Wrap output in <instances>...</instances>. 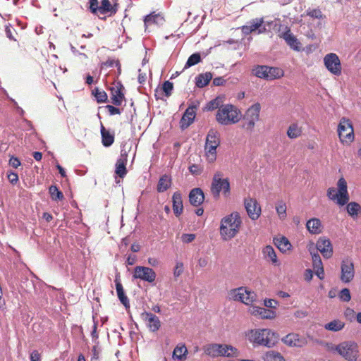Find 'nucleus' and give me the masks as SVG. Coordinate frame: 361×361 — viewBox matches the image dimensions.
<instances>
[{
	"label": "nucleus",
	"mask_w": 361,
	"mask_h": 361,
	"mask_svg": "<svg viewBox=\"0 0 361 361\" xmlns=\"http://www.w3.org/2000/svg\"><path fill=\"white\" fill-rule=\"evenodd\" d=\"M242 224L241 216L238 212H233L223 217L219 227L221 239L228 241L235 238L239 233Z\"/></svg>",
	"instance_id": "obj_1"
},
{
	"label": "nucleus",
	"mask_w": 361,
	"mask_h": 361,
	"mask_svg": "<svg viewBox=\"0 0 361 361\" xmlns=\"http://www.w3.org/2000/svg\"><path fill=\"white\" fill-rule=\"evenodd\" d=\"M248 340L254 345L273 347L279 340L276 333L269 329H252L247 334Z\"/></svg>",
	"instance_id": "obj_2"
},
{
	"label": "nucleus",
	"mask_w": 361,
	"mask_h": 361,
	"mask_svg": "<svg viewBox=\"0 0 361 361\" xmlns=\"http://www.w3.org/2000/svg\"><path fill=\"white\" fill-rule=\"evenodd\" d=\"M240 118V111L235 106L229 104L219 106L216 114V121L224 126L236 123Z\"/></svg>",
	"instance_id": "obj_3"
},
{
	"label": "nucleus",
	"mask_w": 361,
	"mask_h": 361,
	"mask_svg": "<svg viewBox=\"0 0 361 361\" xmlns=\"http://www.w3.org/2000/svg\"><path fill=\"white\" fill-rule=\"evenodd\" d=\"M337 187V190L335 188H329L327 190L326 195L329 200L335 201L339 206H344L348 202L350 197L347 182L343 177L338 179Z\"/></svg>",
	"instance_id": "obj_4"
},
{
	"label": "nucleus",
	"mask_w": 361,
	"mask_h": 361,
	"mask_svg": "<svg viewBox=\"0 0 361 361\" xmlns=\"http://www.w3.org/2000/svg\"><path fill=\"white\" fill-rule=\"evenodd\" d=\"M203 350L206 355L212 357H234L238 355V350L236 348L226 344L210 343L204 345Z\"/></svg>",
	"instance_id": "obj_5"
},
{
	"label": "nucleus",
	"mask_w": 361,
	"mask_h": 361,
	"mask_svg": "<svg viewBox=\"0 0 361 361\" xmlns=\"http://www.w3.org/2000/svg\"><path fill=\"white\" fill-rule=\"evenodd\" d=\"M223 173L221 171H216L212 178L211 184V192L215 199H219L220 193L224 197H228L231 194V186L228 178H222Z\"/></svg>",
	"instance_id": "obj_6"
},
{
	"label": "nucleus",
	"mask_w": 361,
	"mask_h": 361,
	"mask_svg": "<svg viewBox=\"0 0 361 361\" xmlns=\"http://www.w3.org/2000/svg\"><path fill=\"white\" fill-rule=\"evenodd\" d=\"M220 145L219 133L215 129H210L206 137L205 156L209 163L216 159V148Z\"/></svg>",
	"instance_id": "obj_7"
},
{
	"label": "nucleus",
	"mask_w": 361,
	"mask_h": 361,
	"mask_svg": "<svg viewBox=\"0 0 361 361\" xmlns=\"http://www.w3.org/2000/svg\"><path fill=\"white\" fill-rule=\"evenodd\" d=\"M347 361H357L359 349L355 341H343L332 348Z\"/></svg>",
	"instance_id": "obj_8"
},
{
	"label": "nucleus",
	"mask_w": 361,
	"mask_h": 361,
	"mask_svg": "<svg viewBox=\"0 0 361 361\" xmlns=\"http://www.w3.org/2000/svg\"><path fill=\"white\" fill-rule=\"evenodd\" d=\"M261 106L259 103L252 105L245 111L242 121V128L247 132L252 133L256 123L259 119Z\"/></svg>",
	"instance_id": "obj_9"
},
{
	"label": "nucleus",
	"mask_w": 361,
	"mask_h": 361,
	"mask_svg": "<svg viewBox=\"0 0 361 361\" xmlns=\"http://www.w3.org/2000/svg\"><path fill=\"white\" fill-rule=\"evenodd\" d=\"M229 300L241 302L247 305H250L256 300L255 292L248 290L247 287L240 286L231 289L228 293Z\"/></svg>",
	"instance_id": "obj_10"
},
{
	"label": "nucleus",
	"mask_w": 361,
	"mask_h": 361,
	"mask_svg": "<svg viewBox=\"0 0 361 361\" xmlns=\"http://www.w3.org/2000/svg\"><path fill=\"white\" fill-rule=\"evenodd\" d=\"M338 135L342 143L350 145L355 140L353 123L349 118L342 117L338 126Z\"/></svg>",
	"instance_id": "obj_11"
},
{
	"label": "nucleus",
	"mask_w": 361,
	"mask_h": 361,
	"mask_svg": "<svg viewBox=\"0 0 361 361\" xmlns=\"http://www.w3.org/2000/svg\"><path fill=\"white\" fill-rule=\"evenodd\" d=\"M243 203L249 218L252 221L257 220L262 214L259 202L254 197H247L244 199Z\"/></svg>",
	"instance_id": "obj_12"
},
{
	"label": "nucleus",
	"mask_w": 361,
	"mask_h": 361,
	"mask_svg": "<svg viewBox=\"0 0 361 361\" xmlns=\"http://www.w3.org/2000/svg\"><path fill=\"white\" fill-rule=\"evenodd\" d=\"M324 63L326 69L335 75H340L342 66L338 56L334 53L326 54L324 58Z\"/></svg>",
	"instance_id": "obj_13"
},
{
	"label": "nucleus",
	"mask_w": 361,
	"mask_h": 361,
	"mask_svg": "<svg viewBox=\"0 0 361 361\" xmlns=\"http://www.w3.org/2000/svg\"><path fill=\"white\" fill-rule=\"evenodd\" d=\"M155 271L149 267L137 266L134 269L133 277L134 279H139L149 283L154 281L156 279Z\"/></svg>",
	"instance_id": "obj_14"
},
{
	"label": "nucleus",
	"mask_w": 361,
	"mask_h": 361,
	"mask_svg": "<svg viewBox=\"0 0 361 361\" xmlns=\"http://www.w3.org/2000/svg\"><path fill=\"white\" fill-rule=\"evenodd\" d=\"M111 103L115 106H121L125 100L124 87L118 81L115 82L114 85L109 88Z\"/></svg>",
	"instance_id": "obj_15"
},
{
	"label": "nucleus",
	"mask_w": 361,
	"mask_h": 361,
	"mask_svg": "<svg viewBox=\"0 0 361 361\" xmlns=\"http://www.w3.org/2000/svg\"><path fill=\"white\" fill-rule=\"evenodd\" d=\"M341 280L343 283L350 282L355 276L354 264L351 260L343 259L341 263Z\"/></svg>",
	"instance_id": "obj_16"
},
{
	"label": "nucleus",
	"mask_w": 361,
	"mask_h": 361,
	"mask_svg": "<svg viewBox=\"0 0 361 361\" xmlns=\"http://www.w3.org/2000/svg\"><path fill=\"white\" fill-rule=\"evenodd\" d=\"M264 24V19L255 18L250 20L247 25H243L241 27L242 32L245 35H249L252 32L258 30V33H264L266 32V27Z\"/></svg>",
	"instance_id": "obj_17"
},
{
	"label": "nucleus",
	"mask_w": 361,
	"mask_h": 361,
	"mask_svg": "<svg viewBox=\"0 0 361 361\" xmlns=\"http://www.w3.org/2000/svg\"><path fill=\"white\" fill-rule=\"evenodd\" d=\"M140 317L151 331L156 332L159 329L161 322L157 315L151 312H143Z\"/></svg>",
	"instance_id": "obj_18"
},
{
	"label": "nucleus",
	"mask_w": 361,
	"mask_h": 361,
	"mask_svg": "<svg viewBox=\"0 0 361 361\" xmlns=\"http://www.w3.org/2000/svg\"><path fill=\"white\" fill-rule=\"evenodd\" d=\"M316 247L324 258L329 259L332 257L333 247L329 239L324 237L319 238L317 241Z\"/></svg>",
	"instance_id": "obj_19"
},
{
	"label": "nucleus",
	"mask_w": 361,
	"mask_h": 361,
	"mask_svg": "<svg viewBox=\"0 0 361 361\" xmlns=\"http://www.w3.org/2000/svg\"><path fill=\"white\" fill-rule=\"evenodd\" d=\"M196 109L195 106H190L186 109L180 121L182 129L187 128L193 123L196 116Z\"/></svg>",
	"instance_id": "obj_20"
},
{
	"label": "nucleus",
	"mask_w": 361,
	"mask_h": 361,
	"mask_svg": "<svg viewBox=\"0 0 361 361\" xmlns=\"http://www.w3.org/2000/svg\"><path fill=\"white\" fill-rule=\"evenodd\" d=\"M249 312L254 316H258L262 319H274L276 314L274 311L258 306H251Z\"/></svg>",
	"instance_id": "obj_21"
},
{
	"label": "nucleus",
	"mask_w": 361,
	"mask_h": 361,
	"mask_svg": "<svg viewBox=\"0 0 361 361\" xmlns=\"http://www.w3.org/2000/svg\"><path fill=\"white\" fill-rule=\"evenodd\" d=\"M99 16L108 14L109 16H112L118 11V4L115 2L112 4L109 0H102L99 5Z\"/></svg>",
	"instance_id": "obj_22"
},
{
	"label": "nucleus",
	"mask_w": 361,
	"mask_h": 361,
	"mask_svg": "<svg viewBox=\"0 0 361 361\" xmlns=\"http://www.w3.org/2000/svg\"><path fill=\"white\" fill-rule=\"evenodd\" d=\"M286 31L279 34V37L283 38L287 44L293 49L299 51L300 50V42L298 39L291 33L290 28L286 27Z\"/></svg>",
	"instance_id": "obj_23"
},
{
	"label": "nucleus",
	"mask_w": 361,
	"mask_h": 361,
	"mask_svg": "<svg viewBox=\"0 0 361 361\" xmlns=\"http://www.w3.org/2000/svg\"><path fill=\"white\" fill-rule=\"evenodd\" d=\"M128 161V154L126 151L121 150L120 158L118 159L116 164V173L120 177L123 178L127 173L126 164Z\"/></svg>",
	"instance_id": "obj_24"
},
{
	"label": "nucleus",
	"mask_w": 361,
	"mask_h": 361,
	"mask_svg": "<svg viewBox=\"0 0 361 361\" xmlns=\"http://www.w3.org/2000/svg\"><path fill=\"white\" fill-rule=\"evenodd\" d=\"M204 200L203 190L200 188H193L189 193V201L195 207H198L202 204Z\"/></svg>",
	"instance_id": "obj_25"
},
{
	"label": "nucleus",
	"mask_w": 361,
	"mask_h": 361,
	"mask_svg": "<svg viewBox=\"0 0 361 361\" xmlns=\"http://www.w3.org/2000/svg\"><path fill=\"white\" fill-rule=\"evenodd\" d=\"M116 290L118 298L121 302L124 305L126 308L130 307V302L128 297L126 295L123 290V287L121 283L120 275L117 274L115 279Z\"/></svg>",
	"instance_id": "obj_26"
},
{
	"label": "nucleus",
	"mask_w": 361,
	"mask_h": 361,
	"mask_svg": "<svg viewBox=\"0 0 361 361\" xmlns=\"http://www.w3.org/2000/svg\"><path fill=\"white\" fill-rule=\"evenodd\" d=\"M282 341L288 346L301 347L305 343L304 340L300 338L297 334H288L282 338Z\"/></svg>",
	"instance_id": "obj_27"
},
{
	"label": "nucleus",
	"mask_w": 361,
	"mask_h": 361,
	"mask_svg": "<svg viewBox=\"0 0 361 361\" xmlns=\"http://www.w3.org/2000/svg\"><path fill=\"white\" fill-rule=\"evenodd\" d=\"M173 210L176 216H179L183 210L182 195L180 192H176L172 196Z\"/></svg>",
	"instance_id": "obj_28"
},
{
	"label": "nucleus",
	"mask_w": 361,
	"mask_h": 361,
	"mask_svg": "<svg viewBox=\"0 0 361 361\" xmlns=\"http://www.w3.org/2000/svg\"><path fill=\"white\" fill-rule=\"evenodd\" d=\"M306 228L312 234H319L322 232L323 226L317 218H312L307 221Z\"/></svg>",
	"instance_id": "obj_29"
},
{
	"label": "nucleus",
	"mask_w": 361,
	"mask_h": 361,
	"mask_svg": "<svg viewBox=\"0 0 361 361\" xmlns=\"http://www.w3.org/2000/svg\"><path fill=\"white\" fill-rule=\"evenodd\" d=\"M171 186V178L169 176L164 174L159 178L157 183V190L158 192H164Z\"/></svg>",
	"instance_id": "obj_30"
},
{
	"label": "nucleus",
	"mask_w": 361,
	"mask_h": 361,
	"mask_svg": "<svg viewBox=\"0 0 361 361\" xmlns=\"http://www.w3.org/2000/svg\"><path fill=\"white\" fill-rule=\"evenodd\" d=\"M212 78L213 75L210 72L199 74L195 78V85L197 87L202 88L209 84Z\"/></svg>",
	"instance_id": "obj_31"
},
{
	"label": "nucleus",
	"mask_w": 361,
	"mask_h": 361,
	"mask_svg": "<svg viewBox=\"0 0 361 361\" xmlns=\"http://www.w3.org/2000/svg\"><path fill=\"white\" fill-rule=\"evenodd\" d=\"M102 142L104 147L111 146L114 142V135L106 130L103 125L101 126Z\"/></svg>",
	"instance_id": "obj_32"
},
{
	"label": "nucleus",
	"mask_w": 361,
	"mask_h": 361,
	"mask_svg": "<svg viewBox=\"0 0 361 361\" xmlns=\"http://www.w3.org/2000/svg\"><path fill=\"white\" fill-rule=\"evenodd\" d=\"M188 354V349L184 344L178 345L173 350V358L179 361H183L186 359Z\"/></svg>",
	"instance_id": "obj_33"
},
{
	"label": "nucleus",
	"mask_w": 361,
	"mask_h": 361,
	"mask_svg": "<svg viewBox=\"0 0 361 361\" xmlns=\"http://www.w3.org/2000/svg\"><path fill=\"white\" fill-rule=\"evenodd\" d=\"M274 243L282 252H286V251L290 250L292 247L288 238L284 236L274 238Z\"/></svg>",
	"instance_id": "obj_34"
},
{
	"label": "nucleus",
	"mask_w": 361,
	"mask_h": 361,
	"mask_svg": "<svg viewBox=\"0 0 361 361\" xmlns=\"http://www.w3.org/2000/svg\"><path fill=\"white\" fill-rule=\"evenodd\" d=\"M163 21H164L163 17H161L159 14H154V13L147 15L145 18V20H144L146 29L149 26H150L153 24H156V25L161 24V23H162Z\"/></svg>",
	"instance_id": "obj_35"
},
{
	"label": "nucleus",
	"mask_w": 361,
	"mask_h": 361,
	"mask_svg": "<svg viewBox=\"0 0 361 361\" xmlns=\"http://www.w3.org/2000/svg\"><path fill=\"white\" fill-rule=\"evenodd\" d=\"M302 128L297 123H292L288 128L287 135L290 139H295L301 136Z\"/></svg>",
	"instance_id": "obj_36"
},
{
	"label": "nucleus",
	"mask_w": 361,
	"mask_h": 361,
	"mask_svg": "<svg viewBox=\"0 0 361 361\" xmlns=\"http://www.w3.org/2000/svg\"><path fill=\"white\" fill-rule=\"evenodd\" d=\"M345 324L340 319H334L324 325V328L326 330L331 331H338L342 330Z\"/></svg>",
	"instance_id": "obj_37"
},
{
	"label": "nucleus",
	"mask_w": 361,
	"mask_h": 361,
	"mask_svg": "<svg viewBox=\"0 0 361 361\" xmlns=\"http://www.w3.org/2000/svg\"><path fill=\"white\" fill-rule=\"evenodd\" d=\"M262 358L264 361H285L282 355L275 350L267 351L264 354Z\"/></svg>",
	"instance_id": "obj_38"
},
{
	"label": "nucleus",
	"mask_w": 361,
	"mask_h": 361,
	"mask_svg": "<svg viewBox=\"0 0 361 361\" xmlns=\"http://www.w3.org/2000/svg\"><path fill=\"white\" fill-rule=\"evenodd\" d=\"M283 75L284 71L283 69L278 67L268 66V80L281 78Z\"/></svg>",
	"instance_id": "obj_39"
},
{
	"label": "nucleus",
	"mask_w": 361,
	"mask_h": 361,
	"mask_svg": "<svg viewBox=\"0 0 361 361\" xmlns=\"http://www.w3.org/2000/svg\"><path fill=\"white\" fill-rule=\"evenodd\" d=\"M348 214L355 219L359 213L361 212V206L355 202H350L346 204Z\"/></svg>",
	"instance_id": "obj_40"
},
{
	"label": "nucleus",
	"mask_w": 361,
	"mask_h": 361,
	"mask_svg": "<svg viewBox=\"0 0 361 361\" xmlns=\"http://www.w3.org/2000/svg\"><path fill=\"white\" fill-rule=\"evenodd\" d=\"M49 192L54 201H61L64 199L63 192L58 189L56 185H51L49 188Z\"/></svg>",
	"instance_id": "obj_41"
},
{
	"label": "nucleus",
	"mask_w": 361,
	"mask_h": 361,
	"mask_svg": "<svg viewBox=\"0 0 361 361\" xmlns=\"http://www.w3.org/2000/svg\"><path fill=\"white\" fill-rule=\"evenodd\" d=\"M263 255L265 258H269L273 264H276L277 262V257L276 254L271 245H267L263 249Z\"/></svg>",
	"instance_id": "obj_42"
},
{
	"label": "nucleus",
	"mask_w": 361,
	"mask_h": 361,
	"mask_svg": "<svg viewBox=\"0 0 361 361\" xmlns=\"http://www.w3.org/2000/svg\"><path fill=\"white\" fill-rule=\"evenodd\" d=\"M255 75L257 78L266 79L268 80V66H257L253 69Z\"/></svg>",
	"instance_id": "obj_43"
},
{
	"label": "nucleus",
	"mask_w": 361,
	"mask_h": 361,
	"mask_svg": "<svg viewBox=\"0 0 361 361\" xmlns=\"http://www.w3.org/2000/svg\"><path fill=\"white\" fill-rule=\"evenodd\" d=\"M92 94L96 98V100L98 103H104L106 102L108 99L107 94L105 91L101 90L99 88L96 87L93 91Z\"/></svg>",
	"instance_id": "obj_44"
},
{
	"label": "nucleus",
	"mask_w": 361,
	"mask_h": 361,
	"mask_svg": "<svg viewBox=\"0 0 361 361\" xmlns=\"http://www.w3.org/2000/svg\"><path fill=\"white\" fill-rule=\"evenodd\" d=\"M276 210L280 219L284 220L286 218V205L283 202L281 201L276 204Z\"/></svg>",
	"instance_id": "obj_45"
},
{
	"label": "nucleus",
	"mask_w": 361,
	"mask_h": 361,
	"mask_svg": "<svg viewBox=\"0 0 361 361\" xmlns=\"http://www.w3.org/2000/svg\"><path fill=\"white\" fill-rule=\"evenodd\" d=\"M200 61H201V56L199 53L192 54L188 58V59L185 63V68H189L190 66H195V65L197 64L198 63H200Z\"/></svg>",
	"instance_id": "obj_46"
},
{
	"label": "nucleus",
	"mask_w": 361,
	"mask_h": 361,
	"mask_svg": "<svg viewBox=\"0 0 361 361\" xmlns=\"http://www.w3.org/2000/svg\"><path fill=\"white\" fill-rule=\"evenodd\" d=\"M310 253H311L312 259L313 269H316L324 267L319 255L317 252L312 253V252H310Z\"/></svg>",
	"instance_id": "obj_47"
},
{
	"label": "nucleus",
	"mask_w": 361,
	"mask_h": 361,
	"mask_svg": "<svg viewBox=\"0 0 361 361\" xmlns=\"http://www.w3.org/2000/svg\"><path fill=\"white\" fill-rule=\"evenodd\" d=\"M173 88V85L171 82L165 81L162 85V88L160 90V92H164L165 96L169 97L171 94V92Z\"/></svg>",
	"instance_id": "obj_48"
},
{
	"label": "nucleus",
	"mask_w": 361,
	"mask_h": 361,
	"mask_svg": "<svg viewBox=\"0 0 361 361\" xmlns=\"http://www.w3.org/2000/svg\"><path fill=\"white\" fill-rule=\"evenodd\" d=\"M339 298L344 302H349L351 299L350 293L348 288L342 289L338 295Z\"/></svg>",
	"instance_id": "obj_49"
},
{
	"label": "nucleus",
	"mask_w": 361,
	"mask_h": 361,
	"mask_svg": "<svg viewBox=\"0 0 361 361\" xmlns=\"http://www.w3.org/2000/svg\"><path fill=\"white\" fill-rule=\"evenodd\" d=\"M90 9L92 13L99 16L100 9L98 0H90Z\"/></svg>",
	"instance_id": "obj_50"
},
{
	"label": "nucleus",
	"mask_w": 361,
	"mask_h": 361,
	"mask_svg": "<svg viewBox=\"0 0 361 361\" xmlns=\"http://www.w3.org/2000/svg\"><path fill=\"white\" fill-rule=\"evenodd\" d=\"M189 171L194 176H199L203 171V168L197 164H192L188 168Z\"/></svg>",
	"instance_id": "obj_51"
},
{
	"label": "nucleus",
	"mask_w": 361,
	"mask_h": 361,
	"mask_svg": "<svg viewBox=\"0 0 361 361\" xmlns=\"http://www.w3.org/2000/svg\"><path fill=\"white\" fill-rule=\"evenodd\" d=\"M183 272V264L180 262L176 263L173 269V276L175 278L179 277Z\"/></svg>",
	"instance_id": "obj_52"
},
{
	"label": "nucleus",
	"mask_w": 361,
	"mask_h": 361,
	"mask_svg": "<svg viewBox=\"0 0 361 361\" xmlns=\"http://www.w3.org/2000/svg\"><path fill=\"white\" fill-rule=\"evenodd\" d=\"M195 237L194 233H183L181 235V240L184 243H190L195 239Z\"/></svg>",
	"instance_id": "obj_53"
},
{
	"label": "nucleus",
	"mask_w": 361,
	"mask_h": 361,
	"mask_svg": "<svg viewBox=\"0 0 361 361\" xmlns=\"http://www.w3.org/2000/svg\"><path fill=\"white\" fill-rule=\"evenodd\" d=\"M307 15L317 19H320L322 18V13L319 9H312L311 11H308Z\"/></svg>",
	"instance_id": "obj_54"
},
{
	"label": "nucleus",
	"mask_w": 361,
	"mask_h": 361,
	"mask_svg": "<svg viewBox=\"0 0 361 361\" xmlns=\"http://www.w3.org/2000/svg\"><path fill=\"white\" fill-rule=\"evenodd\" d=\"M7 178H8L9 182L13 185L16 184L19 180L18 174L16 173L12 172V171H10L8 173Z\"/></svg>",
	"instance_id": "obj_55"
},
{
	"label": "nucleus",
	"mask_w": 361,
	"mask_h": 361,
	"mask_svg": "<svg viewBox=\"0 0 361 361\" xmlns=\"http://www.w3.org/2000/svg\"><path fill=\"white\" fill-rule=\"evenodd\" d=\"M12 31H15V30L12 27L11 24L6 25L5 32H6L7 37L9 38L10 39L16 41V39L14 38V37L13 35Z\"/></svg>",
	"instance_id": "obj_56"
},
{
	"label": "nucleus",
	"mask_w": 361,
	"mask_h": 361,
	"mask_svg": "<svg viewBox=\"0 0 361 361\" xmlns=\"http://www.w3.org/2000/svg\"><path fill=\"white\" fill-rule=\"evenodd\" d=\"M219 102L218 99H213V100L210 101L207 104V109L209 111H212V110L216 109H219Z\"/></svg>",
	"instance_id": "obj_57"
},
{
	"label": "nucleus",
	"mask_w": 361,
	"mask_h": 361,
	"mask_svg": "<svg viewBox=\"0 0 361 361\" xmlns=\"http://www.w3.org/2000/svg\"><path fill=\"white\" fill-rule=\"evenodd\" d=\"M264 304L267 307L276 308L279 303L275 300H273V299H266L264 301Z\"/></svg>",
	"instance_id": "obj_58"
},
{
	"label": "nucleus",
	"mask_w": 361,
	"mask_h": 361,
	"mask_svg": "<svg viewBox=\"0 0 361 361\" xmlns=\"http://www.w3.org/2000/svg\"><path fill=\"white\" fill-rule=\"evenodd\" d=\"M9 164L13 166V168H18V166H20L21 164V162L19 160L18 158L14 157V156H12L10 159H9Z\"/></svg>",
	"instance_id": "obj_59"
},
{
	"label": "nucleus",
	"mask_w": 361,
	"mask_h": 361,
	"mask_svg": "<svg viewBox=\"0 0 361 361\" xmlns=\"http://www.w3.org/2000/svg\"><path fill=\"white\" fill-rule=\"evenodd\" d=\"M106 108L107 109L110 115H116V114H121L120 109L116 106H112V105H106Z\"/></svg>",
	"instance_id": "obj_60"
},
{
	"label": "nucleus",
	"mask_w": 361,
	"mask_h": 361,
	"mask_svg": "<svg viewBox=\"0 0 361 361\" xmlns=\"http://www.w3.org/2000/svg\"><path fill=\"white\" fill-rule=\"evenodd\" d=\"M213 85L215 86H222L226 82V80L223 77H217L213 79Z\"/></svg>",
	"instance_id": "obj_61"
},
{
	"label": "nucleus",
	"mask_w": 361,
	"mask_h": 361,
	"mask_svg": "<svg viewBox=\"0 0 361 361\" xmlns=\"http://www.w3.org/2000/svg\"><path fill=\"white\" fill-rule=\"evenodd\" d=\"M41 356L37 350H33L30 353V361H40Z\"/></svg>",
	"instance_id": "obj_62"
},
{
	"label": "nucleus",
	"mask_w": 361,
	"mask_h": 361,
	"mask_svg": "<svg viewBox=\"0 0 361 361\" xmlns=\"http://www.w3.org/2000/svg\"><path fill=\"white\" fill-rule=\"evenodd\" d=\"M315 274L318 276V278L321 280L324 279V267L314 269Z\"/></svg>",
	"instance_id": "obj_63"
},
{
	"label": "nucleus",
	"mask_w": 361,
	"mask_h": 361,
	"mask_svg": "<svg viewBox=\"0 0 361 361\" xmlns=\"http://www.w3.org/2000/svg\"><path fill=\"white\" fill-rule=\"evenodd\" d=\"M305 279L307 281H310L313 277V272L311 269H306L304 274Z\"/></svg>",
	"instance_id": "obj_64"
}]
</instances>
